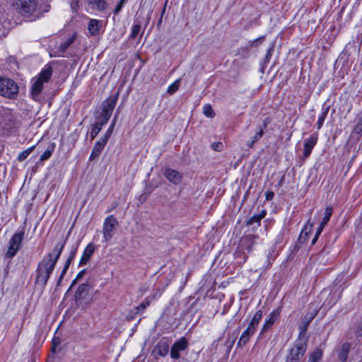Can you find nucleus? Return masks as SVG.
Here are the masks:
<instances>
[{
  "label": "nucleus",
  "instance_id": "473e14b6",
  "mask_svg": "<svg viewBox=\"0 0 362 362\" xmlns=\"http://www.w3.org/2000/svg\"><path fill=\"white\" fill-rule=\"evenodd\" d=\"M260 222L261 219L259 218L258 215L255 214L247 221V225L252 226L255 223H257V226H260Z\"/></svg>",
  "mask_w": 362,
  "mask_h": 362
},
{
  "label": "nucleus",
  "instance_id": "7ed1b4c3",
  "mask_svg": "<svg viewBox=\"0 0 362 362\" xmlns=\"http://www.w3.org/2000/svg\"><path fill=\"white\" fill-rule=\"evenodd\" d=\"M12 5L20 14L29 18L37 9V0H13Z\"/></svg>",
  "mask_w": 362,
  "mask_h": 362
},
{
  "label": "nucleus",
  "instance_id": "c9c22d12",
  "mask_svg": "<svg viewBox=\"0 0 362 362\" xmlns=\"http://www.w3.org/2000/svg\"><path fill=\"white\" fill-rule=\"evenodd\" d=\"M115 122H116V119L115 118L110 126L109 127V128L107 129V130L106 131L105 134H104L105 136H106L107 138H110L111 134L112 133V131H113V129H114V127H115Z\"/></svg>",
  "mask_w": 362,
  "mask_h": 362
},
{
  "label": "nucleus",
  "instance_id": "393cba45",
  "mask_svg": "<svg viewBox=\"0 0 362 362\" xmlns=\"http://www.w3.org/2000/svg\"><path fill=\"white\" fill-rule=\"evenodd\" d=\"M328 112H329V107H326L322 110V112H321L320 115L319 116L317 122V127L318 129H321V127H322L325 119L327 116Z\"/></svg>",
  "mask_w": 362,
  "mask_h": 362
},
{
  "label": "nucleus",
  "instance_id": "37998d69",
  "mask_svg": "<svg viewBox=\"0 0 362 362\" xmlns=\"http://www.w3.org/2000/svg\"><path fill=\"white\" fill-rule=\"evenodd\" d=\"M79 2H80V0H71V7L73 11H76L78 10V8L79 7V6H78Z\"/></svg>",
  "mask_w": 362,
  "mask_h": 362
},
{
  "label": "nucleus",
  "instance_id": "ddd939ff",
  "mask_svg": "<svg viewBox=\"0 0 362 362\" xmlns=\"http://www.w3.org/2000/svg\"><path fill=\"white\" fill-rule=\"evenodd\" d=\"M164 175L169 182L175 185H178L182 179V175L178 171L172 168L165 169Z\"/></svg>",
  "mask_w": 362,
  "mask_h": 362
},
{
  "label": "nucleus",
  "instance_id": "c03bdc74",
  "mask_svg": "<svg viewBox=\"0 0 362 362\" xmlns=\"http://www.w3.org/2000/svg\"><path fill=\"white\" fill-rule=\"evenodd\" d=\"M103 148H104L103 146H101L100 144L95 143L94 146H93V151H94L95 152H98V153H99L100 154V153L102 152Z\"/></svg>",
  "mask_w": 362,
  "mask_h": 362
},
{
  "label": "nucleus",
  "instance_id": "39448f33",
  "mask_svg": "<svg viewBox=\"0 0 362 362\" xmlns=\"http://www.w3.org/2000/svg\"><path fill=\"white\" fill-rule=\"evenodd\" d=\"M91 289V286L88 283H84L81 284L75 294L74 298L78 306L85 308L92 300L90 297L89 293Z\"/></svg>",
  "mask_w": 362,
  "mask_h": 362
},
{
  "label": "nucleus",
  "instance_id": "a878e982",
  "mask_svg": "<svg viewBox=\"0 0 362 362\" xmlns=\"http://www.w3.org/2000/svg\"><path fill=\"white\" fill-rule=\"evenodd\" d=\"M332 208L330 206L326 207L325 214H324V217H323L320 224L325 226L327 224V223L329 222L330 217L332 216Z\"/></svg>",
  "mask_w": 362,
  "mask_h": 362
},
{
  "label": "nucleus",
  "instance_id": "1a4fd4ad",
  "mask_svg": "<svg viewBox=\"0 0 362 362\" xmlns=\"http://www.w3.org/2000/svg\"><path fill=\"white\" fill-rule=\"evenodd\" d=\"M305 349V346L303 344L294 345L291 348L286 362H300L303 358Z\"/></svg>",
  "mask_w": 362,
  "mask_h": 362
},
{
  "label": "nucleus",
  "instance_id": "f3484780",
  "mask_svg": "<svg viewBox=\"0 0 362 362\" xmlns=\"http://www.w3.org/2000/svg\"><path fill=\"white\" fill-rule=\"evenodd\" d=\"M255 332V329L251 328L247 326V329L242 333L240 338L238 341V346H241L245 345L251 336H252Z\"/></svg>",
  "mask_w": 362,
  "mask_h": 362
},
{
  "label": "nucleus",
  "instance_id": "f8f14e48",
  "mask_svg": "<svg viewBox=\"0 0 362 362\" xmlns=\"http://www.w3.org/2000/svg\"><path fill=\"white\" fill-rule=\"evenodd\" d=\"M118 95L119 93H117L115 95H111L103 102L102 112L108 115H112V111L118 100Z\"/></svg>",
  "mask_w": 362,
  "mask_h": 362
},
{
  "label": "nucleus",
  "instance_id": "412c9836",
  "mask_svg": "<svg viewBox=\"0 0 362 362\" xmlns=\"http://www.w3.org/2000/svg\"><path fill=\"white\" fill-rule=\"evenodd\" d=\"M76 40V34H73L65 42H62L59 47V52L64 53L65 51L74 43Z\"/></svg>",
  "mask_w": 362,
  "mask_h": 362
},
{
  "label": "nucleus",
  "instance_id": "4468645a",
  "mask_svg": "<svg viewBox=\"0 0 362 362\" xmlns=\"http://www.w3.org/2000/svg\"><path fill=\"white\" fill-rule=\"evenodd\" d=\"M169 352V344L165 340L159 341L156 345L153 353L159 356L164 357L168 355Z\"/></svg>",
  "mask_w": 362,
  "mask_h": 362
},
{
  "label": "nucleus",
  "instance_id": "864d4df0",
  "mask_svg": "<svg viewBox=\"0 0 362 362\" xmlns=\"http://www.w3.org/2000/svg\"><path fill=\"white\" fill-rule=\"evenodd\" d=\"M258 216L259 217V218L262 220V218H264L265 217V216L267 215V211L263 209L261 211V212L257 214Z\"/></svg>",
  "mask_w": 362,
  "mask_h": 362
},
{
  "label": "nucleus",
  "instance_id": "9d476101",
  "mask_svg": "<svg viewBox=\"0 0 362 362\" xmlns=\"http://www.w3.org/2000/svg\"><path fill=\"white\" fill-rule=\"evenodd\" d=\"M271 119L269 117L265 118L262 124L257 127L255 134L252 137L251 141L247 142L246 145L249 148H252L254 144L257 142L264 135V129L267 127V125L270 123Z\"/></svg>",
  "mask_w": 362,
  "mask_h": 362
},
{
  "label": "nucleus",
  "instance_id": "f257e3e1",
  "mask_svg": "<svg viewBox=\"0 0 362 362\" xmlns=\"http://www.w3.org/2000/svg\"><path fill=\"white\" fill-rule=\"evenodd\" d=\"M66 240H62L56 244L52 251L48 253L38 263L37 267L36 282L45 286L54 271L56 264L64 250Z\"/></svg>",
  "mask_w": 362,
  "mask_h": 362
},
{
  "label": "nucleus",
  "instance_id": "72a5a7b5",
  "mask_svg": "<svg viewBox=\"0 0 362 362\" xmlns=\"http://www.w3.org/2000/svg\"><path fill=\"white\" fill-rule=\"evenodd\" d=\"M141 25L139 24H135L132 26V32L130 34V37L134 39L136 37L137 35L140 32Z\"/></svg>",
  "mask_w": 362,
  "mask_h": 362
},
{
  "label": "nucleus",
  "instance_id": "a19ab883",
  "mask_svg": "<svg viewBox=\"0 0 362 362\" xmlns=\"http://www.w3.org/2000/svg\"><path fill=\"white\" fill-rule=\"evenodd\" d=\"M76 251H77V247L71 250V251L69 253V257L66 259L67 262L71 263L72 260L74 259V257L76 256Z\"/></svg>",
  "mask_w": 362,
  "mask_h": 362
},
{
  "label": "nucleus",
  "instance_id": "052dcab7",
  "mask_svg": "<svg viewBox=\"0 0 362 362\" xmlns=\"http://www.w3.org/2000/svg\"><path fill=\"white\" fill-rule=\"evenodd\" d=\"M318 238H319L318 236H316V235H315V236H314L313 239L312 240L311 244H312V245H315V243L317 242V240Z\"/></svg>",
  "mask_w": 362,
  "mask_h": 362
},
{
  "label": "nucleus",
  "instance_id": "b1692460",
  "mask_svg": "<svg viewBox=\"0 0 362 362\" xmlns=\"http://www.w3.org/2000/svg\"><path fill=\"white\" fill-rule=\"evenodd\" d=\"M35 148V146H32L30 148L25 149V151L21 152L18 156V160L20 162L25 160L28 158V156L33 151Z\"/></svg>",
  "mask_w": 362,
  "mask_h": 362
},
{
  "label": "nucleus",
  "instance_id": "13d9d810",
  "mask_svg": "<svg viewBox=\"0 0 362 362\" xmlns=\"http://www.w3.org/2000/svg\"><path fill=\"white\" fill-rule=\"evenodd\" d=\"M357 332L358 334L362 335V322L360 324V325L358 327Z\"/></svg>",
  "mask_w": 362,
  "mask_h": 362
},
{
  "label": "nucleus",
  "instance_id": "4be33fe9",
  "mask_svg": "<svg viewBox=\"0 0 362 362\" xmlns=\"http://www.w3.org/2000/svg\"><path fill=\"white\" fill-rule=\"evenodd\" d=\"M262 317V312L261 310H257L251 319L248 326L256 330L259 322Z\"/></svg>",
  "mask_w": 362,
  "mask_h": 362
},
{
  "label": "nucleus",
  "instance_id": "79ce46f5",
  "mask_svg": "<svg viewBox=\"0 0 362 362\" xmlns=\"http://www.w3.org/2000/svg\"><path fill=\"white\" fill-rule=\"evenodd\" d=\"M108 139H109V138H107L106 136L103 135L96 143L100 144L101 146L105 148Z\"/></svg>",
  "mask_w": 362,
  "mask_h": 362
},
{
  "label": "nucleus",
  "instance_id": "de8ad7c7",
  "mask_svg": "<svg viewBox=\"0 0 362 362\" xmlns=\"http://www.w3.org/2000/svg\"><path fill=\"white\" fill-rule=\"evenodd\" d=\"M100 153L92 150L89 157V160H93L95 158L98 157Z\"/></svg>",
  "mask_w": 362,
  "mask_h": 362
},
{
  "label": "nucleus",
  "instance_id": "9b49d317",
  "mask_svg": "<svg viewBox=\"0 0 362 362\" xmlns=\"http://www.w3.org/2000/svg\"><path fill=\"white\" fill-rule=\"evenodd\" d=\"M318 140V136L317 134H313L309 138L306 139L304 141L303 144V157L305 158H308L314 146L316 145Z\"/></svg>",
  "mask_w": 362,
  "mask_h": 362
},
{
  "label": "nucleus",
  "instance_id": "680f3d73",
  "mask_svg": "<svg viewBox=\"0 0 362 362\" xmlns=\"http://www.w3.org/2000/svg\"><path fill=\"white\" fill-rule=\"evenodd\" d=\"M271 57L270 51H268L267 54H266V57L268 58V57Z\"/></svg>",
  "mask_w": 362,
  "mask_h": 362
},
{
  "label": "nucleus",
  "instance_id": "3c124183",
  "mask_svg": "<svg viewBox=\"0 0 362 362\" xmlns=\"http://www.w3.org/2000/svg\"><path fill=\"white\" fill-rule=\"evenodd\" d=\"M67 271L64 270V269H62V272H61V274L59 277V279H58V282H57V285H59L61 281H62V279H64V275L66 274Z\"/></svg>",
  "mask_w": 362,
  "mask_h": 362
},
{
  "label": "nucleus",
  "instance_id": "423d86ee",
  "mask_svg": "<svg viewBox=\"0 0 362 362\" xmlns=\"http://www.w3.org/2000/svg\"><path fill=\"white\" fill-rule=\"evenodd\" d=\"M118 225L117 218L113 215L108 216L103 223V234L105 242H108L114 235L115 227Z\"/></svg>",
  "mask_w": 362,
  "mask_h": 362
},
{
  "label": "nucleus",
  "instance_id": "0eeeda50",
  "mask_svg": "<svg viewBox=\"0 0 362 362\" xmlns=\"http://www.w3.org/2000/svg\"><path fill=\"white\" fill-rule=\"evenodd\" d=\"M24 237V232H18L13 234L9 241V245L8 250L6 253V256L8 258L14 257L18 251L19 250L21 245V242Z\"/></svg>",
  "mask_w": 362,
  "mask_h": 362
},
{
  "label": "nucleus",
  "instance_id": "c85d7f7f",
  "mask_svg": "<svg viewBox=\"0 0 362 362\" xmlns=\"http://www.w3.org/2000/svg\"><path fill=\"white\" fill-rule=\"evenodd\" d=\"M102 127H103L102 124H100L98 122L92 127V129H91V131L90 133V136L91 140H93L95 138V136L98 134V133L102 129Z\"/></svg>",
  "mask_w": 362,
  "mask_h": 362
},
{
  "label": "nucleus",
  "instance_id": "4d7b16f0",
  "mask_svg": "<svg viewBox=\"0 0 362 362\" xmlns=\"http://www.w3.org/2000/svg\"><path fill=\"white\" fill-rule=\"evenodd\" d=\"M70 264H71V262H69L66 261V263H65V264L64 266L63 269L67 271L69 267V266H70Z\"/></svg>",
  "mask_w": 362,
  "mask_h": 362
},
{
  "label": "nucleus",
  "instance_id": "f704fd0d",
  "mask_svg": "<svg viewBox=\"0 0 362 362\" xmlns=\"http://www.w3.org/2000/svg\"><path fill=\"white\" fill-rule=\"evenodd\" d=\"M110 117H111L110 115L105 114V112H102L101 115H100V120L98 122L100 123V124H102V126H103L108 122Z\"/></svg>",
  "mask_w": 362,
  "mask_h": 362
},
{
  "label": "nucleus",
  "instance_id": "6e6d98bb",
  "mask_svg": "<svg viewBox=\"0 0 362 362\" xmlns=\"http://www.w3.org/2000/svg\"><path fill=\"white\" fill-rule=\"evenodd\" d=\"M269 327H271L270 326H267L266 325V323L264 322L262 327V329H261V333H264V332H266Z\"/></svg>",
  "mask_w": 362,
  "mask_h": 362
},
{
  "label": "nucleus",
  "instance_id": "dca6fc26",
  "mask_svg": "<svg viewBox=\"0 0 362 362\" xmlns=\"http://www.w3.org/2000/svg\"><path fill=\"white\" fill-rule=\"evenodd\" d=\"M95 247L93 244H88L85 248L82 257L79 262V266L85 265L90 259V257L93 254Z\"/></svg>",
  "mask_w": 362,
  "mask_h": 362
},
{
  "label": "nucleus",
  "instance_id": "c756f323",
  "mask_svg": "<svg viewBox=\"0 0 362 362\" xmlns=\"http://www.w3.org/2000/svg\"><path fill=\"white\" fill-rule=\"evenodd\" d=\"M151 299L149 297H147L144 299V300L136 308L137 313L140 311L143 312L149 305L151 304Z\"/></svg>",
  "mask_w": 362,
  "mask_h": 362
},
{
  "label": "nucleus",
  "instance_id": "5fc2aeb1",
  "mask_svg": "<svg viewBox=\"0 0 362 362\" xmlns=\"http://www.w3.org/2000/svg\"><path fill=\"white\" fill-rule=\"evenodd\" d=\"M86 273V269H83L81 272H78V274L76 275V278L78 280L84 275Z\"/></svg>",
  "mask_w": 362,
  "mask_h": 362
},
{
  "label": "nucleus",
  "instance_id": "ea45409f",
  "mask_svg": "<svg viewBox=\"0 0 362 362\" xmlns=\"http://www.w3.org/2000/svg\"><path fill=\"white\" fill-rule=\"evenodd\" d=\"M313 228V223H310V221H308L307 224L305 226L304 228L302 230V233H305V235H308V234L311 231V229Z\"/></svg>",
  "mask_w": 362,
  "mask_h": 362
},
{
  "label": "nucleus",
  "instance_id": "8fccbe9b",
  "mask_svg": "<svg viewBox=\"0 0 362 362\" xmlns=\"http://www.w3.org/2000/svg\"><path fill=\"white\" fill-rule=\"evenodd\" d=\"M67 271L64 270V269H62V272H61V274L59 277V279H58V282H57V285H59L61 281H62V279H64V275L66 274Z\"/></svg>",
  "mask_w": 362,
  "mask_h": 362
},
{
  "label": "nucleus",
  "instance_id": "6ab92c4d",
  "mask_svg": "<svg viewBox=\"0 0 362 362\" xmlns=\"http://www.w3.org/2000/svg\"><path fill=\"white\" fill-rule=\"evenodd\" d=\"M100 28V21L95 20V19H91L90 20L88 25V29L89 33L92 35H96L99 33Z\"/></svg>",
  "mask_w": 362,
  "mask_h": 362
},
{
  "label": "nucleus",
  "instance_id": "a211bd4d",
  "mask_svg": "<svg viewBox=\"0 0 362 362\" xmlns=\"http://www.w3.org/2000/svg\"><path fill=\"white\" fill-rule=\"evenodd\" d=\"M281 308H278L272 310L270 313V314L269 315L268 318H267L265 320V321H264L266 325L267 326L272 327L275 323L276 320L278 319V317H279V315L281 313Z\"/></svg>",
  "mask_w": 362,
  "mask_h": 362
},
{
  "label": "nucleus",
  "instance_id": "4c0bfd02",
  "mask_svg": "<svg viewBox=\"0 0 362 362\" xmlns=\"http://www.w3.org/2000/svg\"><path fill=\"white\" fill-rule=\"evenodd\" d=\"M126 0H120L116 7L115 8L113 13L117 14L122 8Z\"/></svg>",
  "mask_w": 362,
  "mask_h": 362
},
{
  "label": "nucleus",
  "instance_id": "58836bf2",
  "mask_svg": "<svg viewBox=\"0 0 362 362\" xmlns=\"http://www.w3.org/2000/svg\"><path fill=\"white\" fill-rule=\"evenodd\" d=\"M211 147L216 151H221L223 149V144L221 142H214L211 144Z\"/></svg>",
  "mask_w": 362,
  "mask_h": 362
},
{
  "label": "nucleus",
  "instance_id": "aec40b11",
  "mask_svg": "<svg viewBox=\"0 0 362 362\" xmlns=\"http://www.w3.org/2000/svg\"><path fill=\"white\" fill-rule=\"evenodd\" d=\"M351 345L349 343H344L340 349V351L338 356L339 359L341 362H346L348 357V354L350 350Z\"/></svg>",
  "mask_w": 362,
  "mask_h": 362
},
{
  "label": "nucleus",
  "instance_id": "cd10ccee",
  "mask_svg": "<svg viewBox=\"0 0 362 362\" xmlns=\"http://www.w3.org/2000/svg\"><path fill=\"white\" fill-rule=\"evenodd\" d=\"M204 115L209 118H214L215 117V112L209 104H206L203 107Z\"/></svg>",
  "mask_w": 362,
  "mask_h": 362
},
{
  "label": "nucleus",
  "instance_id": "20e7f679",
  "mask_svg": "<svg viewBox=\"0 0 362 362\" xmlns=\"http://www.w3.org/2000/svg\"><path fill=\"white\" fill-rule=\"evenodd\" d=\"M18 93V86L13 80L0 77V95L8 98H14Z\"/></svg>",
  "mask_w": 362,
  "mask_h": 362
},
{
  "label": "nucleus",
  "instance_id": "bf43d9fd",
  "mask_svg": "<svg viewBox=\"0 0 362 362\" xmlns=\"http://www.w3.org/2000/svg\"><path fill=\"white\" fill-rule=\"evenodd\" d=\"M78 281V279H76V278H75V279L72 281V282H71V286H70L69 289H71V288H72V287H73V286H74L77 283V281Z\"/></svg>",
  "mask_w": 362,
  "mask_h": 362
},
{
  "label": "nucleus",
  "instance_id": "6e6552de",
  "mask_svg": "<svg viewBox=\"0 0 362 362\" xmlns=\"http://www.w3.org/2000/svg\"><path fill=\"white\" fill-rule=\"evenodd\" d=\"M188 347V341L185 337H182L176 341L172 346L170 349V357L173 359L180 358V351L186 350Z\"/></svg>",
  "mask_w": 362,
  "mask_h": 362
},
{
  "label": "nucleus",
  "instance_id": "2eb2a0df",
  "mask_svg": "<svg viewBox=\"0 0 362 362\" xmlns=\"http://www.w3.org/2000/svg\"><path fill=\"white\" fill-rule=\"evenodd\" d=\"M88 11H104L107 8L105 0H87Z\"/></svg>",
  "mask_w": 362,
  "mask_h": 362
},
{
  "label": "nucleus",
  "instance_id": "2f4dec72",
  "mask_svg": "<svg viewBox=\"0 0 362 362\" xmlns=\"http://www.w3.org/2000/svg\"><path fill=\"white\" fill-rule=\"evenodd\" d=\"M242 243H245L248 245L245 250H247V252H250L252 250V245L253 244V237L251 235L245 237L242 240Z\"/></svg>",
  "mask_w": 362,
  "mask_h": 362
},
{
  "label": "nucleus",
  "instance_id": "7c9ffc66",
  "mask_svg": "<svg viewBox=\"0 0 362 362\" xmlns=\"http://www.w3.org/2000/svg\"><path fill=\"white\" fill-rule=\"evenodd\" d=\"M180 81V79H177L172 84H170L168 88L167 92L170 94H173L175 92H176L179 88Z\"/></svg>",
  "mask_w": 362,
  "mask_h": 362
},
{
  "label": "nucleus",
  "instance_id": "bb28decb",
  "mask_svg": "<svg viewBox=\"0 0 362 362\" xmlns=\"http://www.w3.org/2000/svg\"><path fill=\"white\" fill-rule=\"evenodd\" d=\"M322 356V351L317 349H315L310 355L308 362H317L319 361Z\"/></svg>",
  "mask_w": 362,
  "mask_h": 362
},
{
  "label": "nucleus",
  "instance_id": "e433bc0d",
  "mask_svg": "<svg viewBox=\"0 0 362 362\" xmlns=\"http://www.w3.org/2000/svg\"><path fill=\"white\" fill-rule=\"evenodd\" d=\"M354 132L356 134L362 133V117L359 119L354 127Z\"/></svg>",
  "mask_w": 362,
  "mask_h": 362
},
{
  "label": "nucleus",
  "instance_id": "e2e57ef3",
  "mask_svg": "<svg viewBox=\"0 0 362 362\" xmlns=\"http://www.w3.org/2000/svg\"><path fill=\"white\" fill-rule=\"evenodd\" d=\"M247 258V255H244V258H243V259H244V262H245V261H246Z\"/></svg>",
  "mask_w": 362,
  "mask_h": 362
},
{
  "label": "nucleus",
  "instance_id": "09e8293b",
  "mask_svg": "<svg viewBox=\"0 0 362 362\" xmlns=\"http://www.w3.org/2000/svg\"><path fill=\"white\" fill-rule=\"evenodd\" d=\"M100 153L92 150L89 157V160H93L95 158L98 157Z\"/></svg>",
  "mask_w": 362,
  "mask_h": 362
},
{
  "label": "nucleus",
  "instance_id": "5701e85b",
  "mask_svg": "<svg viewBox=\"0 0 362 362\" xmlns=\"http://www.w3.org/2000/svg\"><path fill=\"white\" fill-rule=\"evenodd\" d=\"M55 148V144L52 143L50 144L46 151L41 155L40 160L41 161H45L48 160L50 156H52V153L54 152Z\"/></svg>",
  "mask_w": 362,
  "mask_h": 362
},
{
  "label": "nucleus",
  "instance_id": "a18cd8bd",
  "mask_svg": "<svg viewBox=\"0 0 362 362\" xmlns=\"http://www.w3.org/2000/svg\"><path fill=\"white\" fill-rule=\"evenodd\" d=\"M274 197V193L272 191H267L266 193H265V199L267 201H270L272 200Z\"/></svg>",
  "mask_w": 362,
  "mask_h": 362
},
{
  "label": "nucleus",
  "instance_id": "49530a36",
  "mask_svg": "<svg viewBox=\"0 0 362 362\" xmlns=\"http://www.w3.org/2000/svg\"><path fill=\"white\" fill-rule=\"evenodd\" d=\"M59 344H60V340H59V339H54L53 340V342H52V351L53 352H54V351H55V349H56L57 346L59 345Z\"/></svg>",
  "mask_w": 362,
  "mask_h": 362
},
{
  "label": "nucleus",
  "instance_id": "603ef678",
  "mask_svg": "<svg viewBox=\"0 0 362 362\" xmlns=\"http://www.w3.org/2000/svg\"><path fill=\"white\" fill-rule=\"evenodd\" d=\"M324 227H325L324 226L320 224V226H318V228H317V229L316 230V233H315V235L316 236L319 237L321 233L323 230Z\"/></svg>",
  "mask_w": 362,
  "mask_h": 362
},
{
  "label": "nucleus",
  "instance_id": "f03ea898",
  "mask_svg": "<svg viewBox=\"0 0 362 362\" xmlns=\"http://www.w3.org/2000/svg\"><path fill=\"white\" fill-rule=\"evenodd\" d=\"M52 73L53 69L47 64L37 76L32 78L30 94L33 100L37 102L42 100L41 93L44 89V84L49 81Z\"/></svg>",
  "mask_w": 362,
  "mask_h": 362
}]
</instances>
